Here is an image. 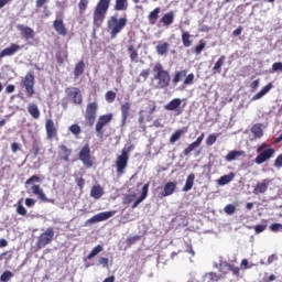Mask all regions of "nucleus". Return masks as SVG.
<instances>
[{
	"label": "nucleus",
	"instance_id": "46",
	"mask_svg": "<svg viewBox=\"0 0 282 282\" xmlns=\"http://www.w3.org/2000/svg\"><path fill=\"white\" fill-rule=\"evenodd\" d=\"M107 102H115L116 101V93L112 90H108L105 95Z\"/></svg>",
	"mask_w": 282,
	"mask_h": 282
},
{
	"label": "nucleus",
	"instance_id": "12",
	"mask_svg": "<svg viewBox=\"0 0 282 282\" xmlns=\"http://www.w3.org/2000/svg\"><path fill=\"white\" fill-rule=\"evenodd\" d=\"M65 94L67 98H70L75 105H83V93L78 87H67L65 88Z\"/></svg>",
	"mask_w": 282,
	"mask_h": 282
},
{
	"label": "nucleus",
	"instance_id": "62",
	"mask_svg": "<svg viewBox=\"0 0 282 282\" xmlns=\"http://www.w3.org/2000/svg\"><path fill=\"white\" fill-rule=\"evenodd\" d=\"M273 85L272 83H269L267 86H264L261 91L265 95L270 91V89H272Z\"/></svg>",
	"mask_w": 282,
	"mask_h": 282
},
{
	"label": "nucleus",
	"instance_id": "28",
	"mask_svg": "<svg viewBox=\"0 0 282 282\" xmlns=\"http://www.w3.org/2000/svg\"><path fill=\"white\" fill-rule=\"evenodd\" d=\"M173 21H175V13L173 11L165 13L161 18V23H163V25H166V26L173 25Z\"/></svg>",
	"mask_w": 282,
	"mask_h": 282
},
{
	"label": "nucleus",
	"instance_id": "2",
	"mask_svg": "<svg viewBox=\"0 0 282 282\" xmlns=\"http://www.w3.org/2000/svg\"><path fill=\"white\" fill-rule=\"evenodd\" d=\"M109 6H111V0H99L97 3L93 13V24L97 30L102 26V23H105Z\"/></svg>",
	"mask_w": 282,
	"mask_h": 282
},
{
	"label": "nucleus",
	"instance_id": "24",
	"mask_svg": "<svg viewBox=\"0 0 282 282\" xmlns=\"http://www.w3.org/2000/svg\"><path fill=\"white\" fill-rule=\"evenodd\" d=\"M177 185L173 182H167L164 187L163 192L161 193V197H169L175 193V188Z\"/></svg>",
	"mask_w": 282,
	"mask_h": 282
},
{
	"label": "nucleus",
	"instance_id": "63",
	"mask_svg": "<svg viewBox=\"0 0 282 282\" xmlns=\"http://www.w3.org/2000/svg\"><path fill=\"white\" fill-rule=\"evenodd\" d=\"M76 184L77 186H79V188H83L85 186V178L83 177L76 178Z\"/></svg>",
	"mask_w": 282,
	"mask_h": 282
},
{
	"label": "nucleus",
	"instance_id": "19",
	"mask_svg": "<svg viewBox=\"0 0 282 282\" xmlns=\"http://www.w3.org/2000/svg\"><path fill=\"white\" fill-rule=\"evenodd\" d=\"M219 272L221 273L220 276H226V274H228V272H232V274H235V276H239L240 269H239V267H235V264L225 262V263L220 264Z\"/></svg>",
	"mask_w": 282,
	"mask_h": 282
},
{
	"label": "nucleus",
	"instance_id": "7",
	"mask_svg": "<svg viewBox=\"0 0 282 282\" xmlns=\"http://www.w3.org/2000/svg\"><path fill=\"white\" fill-rule=\"evenodd\" d=\"M186 74H188V70L186 69L176 70L172 79L173 85H177V83H182V78H185L183 82V85L185 87H188V85H193V83L195 82V74L193 73L188 75Z\"/></svg>",
	"mask_w": 282,
	"mask_h": 282
},
{
	"label": "nucleus",
	"instance_id": "16",
	"mask_svg": "<svg viewBox=\"0 0 282 282\" xmlns=\"http://www.w3.org/2000/svg\"><path fill=\"white\" fill-rule=\"evenodd\" d=\"M20 50H23L22 45H19L17 43H11L8 47H6L0 52V59L6 58V56H14L17 52H20Z\"/></svg>",
	"mask_w": 282,
	"mask_h": 282
},
{
	"label": "nucleus",
	"instance_id": "33",
	"mask_svg": "<svg viewBox=\"0 0 282 282\" xmlns=\"http://www.w3.org/2000/svg\"><path fill=\"white\" fill-rule=\"evenodd\" d=\"M243 153H245L243 151H237V150L229 151L228 154L225 156V160L227 162H232L234 160H237V158H241Z\"/></svg>",
	"mask_w": 282,
	"mask_h": 282
},
{
	"label": "nucleus",
	"instance_id": "25",
	"mask_svg": "<svg viewBox=\"0 0 282 282\" xmlns=\"http://www.w3.org/2000/svg\"><path fill=\"white\" fill-rule=\"evenodd\" d=\"M162 10L160 7H156L154 10H152L148 15V21L150 25H155L158 23V20L160 19V13Z\"/></svg>",
	"mask_w": 282,
	"mask_h": 282
},
{
	"label": "nucleus",
	"instance_id": "34",
	"mask_svg": "<svg viewBox=\"0 0 282 282\" xmlns=\"http://www.w3.org/2000/svg\"><path fill=\"white\" fill-rule=\"evenodd\" d=\"M129 8V2L128 0H116L115 1V10L118 12H122Z\"/></svg>",
	"mask_w": 282,
	"mask_h": 282
},
{
	"label": "nucleus",
	"instance_id": "4",
	"mask_svg": "<svg viewBox=\"0 0 282 282\" xmlns=\"http://www.w3.org/2000/svg\"><path fill=\"white\" fill-rule=\"evenodd\" d=\"M257 158L254 159L256 164H263V162H268L271 158H273L275 150L268 145V143H262L257 148Z\"/></svg>",
	"mask_w": 282,
	"mask_h": 282
},
{
	"label": "nucleus",
	"instance_id": "21",
	"mask_svg": "<svg viewBox=\"0 0 282 282\" xmlns=\"http://www.w3.org/2000/svg\"><path fill=\"white\" fill-rule=\"evenodd\" d=\"M170 48H171V44L164 41H159L155 46V51L159 56H166V54H169Z\"/></svg>",
	"mask_w": 282,
	"mask_h": 282
},
{
	"label": "nucleus",
	"instance_id": "6",
	"mask_svg": "<svg viewBox=\"0 0 282 282\" xmlns=\"http://www.w3.org/2000/svg\"><path fill=\"white\" fill-rule=\"evenodd\" d=\"M113 120V113H107V115H101L99 116L96 126H95V131L97 133V138H105V127L109 124Z\"/></svg>",
	"mask_w": 282,
	"mask_h": 282
},
{
	"label": "nucleus",
	"instance_id": "42",
	"mask_svg": "<svg viewBox=\"0 0 282 282\" xmlns=\"http://www.w3.org/2000/svg\"><path fill=\"white\" fill-rule=\"evenodd\" d=\"M68 131H70V133H73V135H80V133H83V129H80V126H78L77 123L72 124L68 128Z\"/></svg>",
	"mask_w": 282,
	"mask_h": 282
},
{
	"label": "nucleus",
	"instance_id": "45",
	"mask_svg": "<svg viewBox=\"0 0 282 282\" xmlns=\"http://www.w3.org/2000/svg\"><path fill=\"white\" fill-rule=\"evenodd\" d=\"M128 52L131 61H138V51H135L132 44L128 46Z\"/></svg>",
	"mask_w": 282,
	"mask_h": 282
},
{
	"label": "nucleus",
	"instance_id": "11",
	"mask_svg": "<svg viewBox=\"0 0 282 282\" xmlns=\"http://www.w3.org/2000/svg\"><path fill=\"white\" fill-rule=\"evenodd\" d=\"M21 87H24L28 98H32L34 96V73L29 72L21 80Z\"/></svg>",
	"mask_w": 282,
	"mask_h": 282
},
{
	"label": "nucleus",
	"instance_id": "29",
	"mask_svg": "<svg viewBox=\"0 0 282 282\" xmlns=\"http://www.w3.org/2000/svg\"><path fill=\"white\" fill-rule=\"evenodd\" d=\"M28 112L32 118H34V120H39V118H41V110H39V106H36V104H30L28 106Z\"/></svg>",
	"mask_w": 282,
	"mask_h": 282
},
{
	"label": "nucleus",
	"instance_id": "30",
	"mask_svg": "<svg viewBox=\"0 0 282 282\" xmlns=\"http://www.w3.org/2000/svg\"><path fill=\"white\" fill-rule=\"evenodd\" d=\"M225 63H226V55H221L215 63V65L213 67V73L221 74V67H224Z\"/></svg>",
	"mask_w": 282,
	"mask_h": 282
},
{
	"label": "nucleus",
	"instance_id": "56",
	"mask_svg": "<svg viewBox=\"0 0 282 282\" xmlns=\"http://www.w3.org/2000/svg\"><path fill=\"white\" fill-rule=\"evenodd\" d=\"M267 226L265 225H257L254 227V232L256 235H260V232H263L265 230Z\"/></svg>",
	"mask_w": 282,
	"mask_h": 282
},
{
	"label": "nucleus",
	"instance_id": "20",
	"mask_svg": "<svg viewBox=\"0 0 282 282\" xmlns=\"http://www.w3.org/2000/svg\"><path fill=\"white\" fill-rule=\"evenodd\" d=\"M53 28L59 36H67V26H65V22L63 21V18H56L53 21Z\"/></svg>",
	"mask_w": 282,
	"mask_h": 282
},
{
	"label": "nucleus",
	"instance_id": "41",
	"mask_svg": "<svg viewBox=\"0 0 282 282\" xmlns=\"http://www.w3.org/2000/svg\"><path fill=\"white\" fill-rule=\"evenodd\" d=\"M142 240V236H132V237H129L127 238L126 240V243L131 247V246H134V243H138V241H141Z\"/></svg>",
	"mask_w": 282,
	"mask_h": 282
},
{
	"label": "nucleus",
	"instance_id": "17",
	"mask_svg": "<svg viewBox=\"0 0 282 282\" xmlns=\"http://www.w3.org/2000/svg\"><path fill=\"white\" fill-rule=\"evenodd\" d=\"M113 215H116V210L102 212V213H99V214L93 216L90 219H88V223L96 224V223H100V221H107V219H111V217H113Z\"/></svg>",
	"mask_w": 282,
	"mask_h": 282
},
{
	"label": "nucleus",
	"instance_id": "10",
	"mask_svg": "<svg viewBox=\"0 0 282 282\" xmlns=\"http://www.w3.org/2000/svg\"><path fill=\"white\" fill-rule=\"evenodd\" d=\"M78 158L86 169L94 166V160H91V148L89 143H86L79 151Z\"/></svg>",
	"mask_w": 282,
	"mask_h": 282
},
{
	"label": "nucleus",
	"instance_id": "14",
	"mask_svg": "<svg viewBox=\"0 0 282 282\" xmlns=\"http://www.w3.org/2000/svg\"><path fill=\"white\" fill-rule=\"evenodd\" d=\"M45 131H46V138L48 140H54V138L58 137V129L56 128V124L54 123V120H52V119L46 120Z\"/></svg>",
	"mask_w": 282,
	"mask_h": 282
},
{
	"label": "nucleus",
	"instance_id": "51",
	"mask_svg": "<svg viewBox=\"0 0 282 282\" xmlns=\"http://www.w3.org/2000/svg\"><path fill=\"white\" fill-rule=\"evenodd\" d=\"M17 213H18V215H21L22 217H25V215H28V209H25L23 204L20 203L17 207Z\"/></svg>",
	"mask_w": 282,
	"mask_h": 282
},
{
	"label": "nucleus",
	"instance_id": "60",
	"mask_svg": "<svg viewBox=\"0 0 282 282\" xmlns=\"http://www.w3.org/2000/svg\"><path fill=\"white\" fill-rule=\"evenodd\" d=\"M34 204H36V200H34V198H25V206H28V208H32Z\"/></svg>",
	"mask_w": 282,
	"mask_h": 282
},
{
	"label": "nucleus",
	"instance_id": "61",
	"mask_svg": "<svg viewBox=\"0 0 282 282\" xmlns=\"http://www.w3.org/2000/svg\"><path fill=\"white\" fill-rule=\"evenodd\" d=\"M41 151V148L39 147L37 143L33 144V154H34V158H37L39 156V153Z\"/></svg>",
	"mask_w": 282,
	"mask_h": 282
},
{
	"label": "nucleus",
	"instance_id": "31",
	"mask_svg": "<svg viewBox=\"0 0 282 282\" xmlns=\"http://www.w3.org/2000/svg\"><path fill=\"white\" fill-rule=\"evenodd\" d=\"M235 180V173L230 172L229 174L220 176L218 180L219 186H226V184H230Z\"/></svg>",
	"mask_w": 282,
	"mask_h": 282
},
{
	"label": "nucleus",
	"instance_id": "50",
	"mask_svg": "<svg viewBox=\"0 0 282 282\" xmlns=\"http://www.w3.org/2000/svg\"><path fill=\"white\" fill-rule=\"evenodd\" d=\"M198 145H196L194 142L191 143L184 151H183V154L184 155H188L191 153H193V151H195V149H197Z\"/></svg>",
	"mask_w": 282,
	"mask_h": 282
},
{
	"label": "nucleus",
	"instance_id": "47",
	"mask_svg": "<svg viewBox=\"0 0 282 282\" xmlns=\"http://www.w3.org/2000/svg\"><path fill=\"white\" fill-rule=\"evenodd\" d=\"M12 276H14V274H12L11 271H4L0 276V281L8 282L10 279H12Z\"/></svg>",
	"mask_w": 282,
	"mask_h": 282
},
{
	"label": "nucleus",
	"instance_id": "8",
	"mask_svg": "<svg viewBox=\"0 0 282 282\" xmlns=\"http://www.w3.org/2000/svg\"><path fill=\"white\" fill-rule=\"evenodd\" d=\"M54 241V228L48 227L44 232H42L36 242V248L39 250L45 248V246H50Z\"/></svg>",
	"mask_w": 282,
	"mask_h": 282
},
{
	"label": "nucleus",
	"instance_id": "15",
	"mask_svg": "<svg viewBox=\"0 0 282 282\" xmlns=\"http://www.w3.org/2000/svg\"><path fill=\"white\" fill-rule=\"evenodd\" d=\"M17 30H19L21 36H23V39L25 41H32L34 40V37L36 36V33L34 32V30L30 26H25L23 24H18L17 25Z\"/></svg>",
	"mask_w": 282,
	"mask_h": 282
},
{
	"label": "nucleus",
	"instance_id": "39",
	"mask_svg": "<svg viewBox=\"0 0 282 282\" xmlns=\"http://www.w3.org/2000/svg\"><path fill=\"white\" fill-rule=\"evenodd\" d=\"M251 133L254 135V138H263V129H261L260 124H254L251 128Z\"/></svg>",
	"mask_w": 282,
	"mask_h": 282
},
{
	"label": "nucleus",
	"instance_id": "38",
	"mask_svg": "<svg viewBox=\"0 0 282 282\" xmlns=\"http://www.w3.org/2000/svg\"><path fill=\"white\" fill-rule=\"evenodd\" d=\"M184 134V130H176L171 137H170V143L171 144H175L177 142V140H180L182 138V135Z\"/></svg>",
	"mask_w": 282,
	"mask_h": 282
},
{
	"label": "nucleus",
	"instance_id": "22",
	"mask_svg": "<svg viewBox=\"0 0 282 282\" xmlns=\"http://www.w3.org/2000/svg\"><path fill=\"white\" fill-rule=\"evenodd\" d=\"M31 191L33 195H36L37 199H40L41 202H44V203L50 202V199H47V196L45 195V192H43V189L41 188V185H33L31 187Z\"/></svg>",
	"mask_w": 282,
	"mask_h": 282
},
{
	"label": "nucleus",
	"instance_id": "57",
	"mask_svg": "<svg viewBox=\"0 0 282 282\" xmlns=\"http://www.w3.org/2000/svg\"><path fill=\"white\" fill-rule=\"evenodd\" d=\"M99 263L102 268H109V259L108 258H99Z\"/></svg>",
	"mask_w": 282,
	"mask_h": 282
},
{
	"label": "nucleus",
	"instance_id": "9",
	"mask_svg": "<svg viewBox=\"0 0 282 282\" xmlns=\"http://www.w3.org/2000/svg\"><path fill=\"white\" fill-rule=\"evenodd\" d=\"M129 165V149H122L121 154L117 156L116 166L118 175H123Z\"/></svg>",
	"mask_w": 282,
	"mask_h": 282
},
{
	"label": "nucleus",
	"instance_id": "55",
	"mask_svg": "<svg viewBox=\"0 0 282 282\" xmlns=\"http://www.w3.org/2000/svg\"><path fill=\"white\" fill-rule=\"evenodd\" d=\"M272 72H282V62H275L272 64Z\"/></svg>",
	"mask_w": 282,
	"mask_h": 282
},
{
	"label": "nucleus",
	"instance_id": "36",
	"mask_svg": "<svg viewBox=\"0 0 282 282\" xmlns=\"http://www.w3.org/2000/svg\"><path fill=\"white\" fill-rule=\"evenodd\" d=\"M191 36L192 35L188 32L182 33L181 39H182V43H183L184 47H191V45H193V40H191Z\"/></svg>",
	"mask_w": 282,
	"mask_h": 282
},
{
	"label": "nucleus",
	"instance_id": "64",
	"mask_svg": "<svg viewBox=\"0 0 282 282\" xmlns=\"http://www.w3.org/2000/svg\"><path fill=\"white\" fill-rule=\"evenodd\" d=\"M241 32H243V28L239 26L232 32V34L234 36H241Z\"/></svg>",
	"mask_w": 282,
	"mask_h": 282
},
{
	"label": "nucleus",
	"instance_id": "3",
	"mask_svg": "<svg viewBox=\"0 0 282 282\" xmlns=\"http://www.w3.org/2000/svg\"><path fill=\"white\" fill-rule=\"evenodd\" d=\"M127 18H119L118 14L110 17L107 21V30L110 34V39H117L120 32L127 28Z\"/></svg>",
	"mask_w": 282,
	"mask_h": 282
},
{
	"label": "nucleus",
	"instance_id": "32",
	"mask_svg": "<svg viewBox=\"0 0 282 282\" xmlns=\"http://www.w3.org/2000/svg\"><path fill=\"white\" fill-rule=\"evenodd\" d=\"M83 74H85V62L79 61L74 68V76L75 78H78L79 76H83Z\"/></svg>",
	"mask_w": 282,
	"mask_h": 282
},
{
	"label": "nucleus",
	"instance_id": "1",
	"mask_svg": "<svg viewBox=\"0 0 282 282\" xmlns=\"http://www.w3.org/2000/svg\"><path fill=\"white\" fill-rule=\"evenodd\" d=\"M154 80H158L156 89H166L171 87V73L164 69L162 63H156L153 66Z\"/></svg>",
	"mask_w": 282,
	"mask_h": 282
},
{
	"label": "nucleus",
	"instance_id": "23",
	"mask_svg": "<svg viewBox=\"0 0 282 282\" xmlns=\"http://www.w3.org/2000/svg\"><path fill=\"white\" fill-rule=\"evenodd\" d=\"M58 155L64 162H69V158L72 156V149L67 148L65 144H62L59 145Z\"/></svg>",
	"mask_w": 282,
	"mask_h": 282
},
{
	"label": "nucleus",
	"instance_id": "59",
	"mask_svg": "<svg viewBox=\"0 0 282 282\" xmlns=\"http://www.w3.org/2000/svg\"><path fill=\"white\" fill-rule=\"evenodd\" d=\"M274 166H276V169H281L282 167V154H280L275 161H274Z\"/></svg>",
	"mask_w": 282,
	"mask_h": 282
},
{
	"label": "nucleus",
	"instance_id": "18",
	"mask_svg": "<svg viewBox=\"0 0 282 282\" xmlns=\"http://www.w3.org/2000/svg\"><path fill=\"white\" fill-rule=\"evenodd\" d=\"M271 182L272 181L270 178H264L261 182H258L257 185L253 187V195H263L264 193H267Z\"/></svg>",
	"mask_w": 282,
	"mask_h": 282
},
{
	"label": "nucleus",
	"instance_id": "13",
	"mask_svg": "<svg viewBox=\"0 0 282 282\" xmlns=\"http://www.w3.org/2000/svg\"><path fill=\"white\" fill-rule=\"evenodd\" d=\"M183 100L180 98H174L167 102L163 108L165 111H175V116H182L184 113V108L182 107Z\"/></svg>",
	"mask_w": 282,
	"mask_h": 282
},
{
	"label": "nucleus",
	"instance_id": "35",
	"mask_svg": "<svg viewBox=\"0 0 282 282\" xmlns=\"http://www.w3.org/2000/svg\"><path fill=\"white\" fill-rule=\"evenodd\" d=\"M193 184H195V174H189L186 178L183 191L185 193H188V191H191V188H193Z\"/></svg>",
	"mask_w": 282,
	"mask_h": 282
},
{
	"label": "nucleus",
	"instance_id": "48",
	"mask_svg": "<svg viewBox=\"0 0 282 282\" xmlns=\"http://www.w3.org/2000/svg\"><path fill=\"white\" fill-rule=\"evenodd\" d=\"M215 142H217V134H215V133L209 134L206 139L207 147H213V144H215Z\"/></svg>",
	"mask_w": 282,
	"mask_h": 282
},
{
	"label": "nucleus",
	"instance_id": "5",
	"mask_svg": "<svg viewBox=\"0 0 282 282\" xmlns=\"http://www.w3.org/2000/svg\"><path fill=\"white\" fill-rule=\"evenodd\" d=\"M84 118L88 127H94L96 118H98V101L87 104Z\"/></svg>",
	"mask_w": 282,
	"mask_h": 282
},
{
	"label": "nucleus",
	"instance_id": "54",
	"mask_svg": "<svg viewBox=\"0 0 282 282\" xmlns=\"http://www.w3.org/2000/svg\"><path fill=\"white\" fill-rule=\"evenodd\" d=\"M149 195V183L144 184L142 187V193L140 195V197L142 199H147V196Z\"/></svg>",
	"mask_w": 282,
	"mask_h": 282
},
{
	"label": "nucleus",
	"instance_id": "58",
	"mask_svg": "<svg viewBox=\"0 0 282 282\" xmlns=\"http://www.w3.org/2000/svg\"><path fill=\"white\" fill-rule=\"evenodd\" d=\"M204 138H205V134L202 133L195 141H194V144L196 147H200L202 145V142H204Z\"/></svg>",
	"mask_w": 282,
	"mask_h": 282
},
{
	"label": "nucleus",
	"instance_id": "43",
	"mask_svg": "<svg viewBox=\"0 0 282 282\" xmlns=\"http://www.w3.org/2000/svg\"><path fill=\"white\" fill-rule=\"evenodd\" d=\"M41 183V177L39 175H33L29 180L25 181V186H32L34 184Z\"/></svg>",
	"mask_w": 282,
	"mask_h": 282
},
{
	"label": "nucleus",
	"instance_id": "40",
	"mask_svg": "<svg viewBox=\"0 0 282 282\" xmlns=\"http://www.w3.org/2000/svg\"><path fill=\"white\" fill-rule=\"evenodd\" d=\"M88 6H89V0H79L78 2L79 14H85V11L87 10Z\"/></svg>",
	"mask_w": 282,
	"mask_h": 282
},
{
	"label": "nucleus",
	"instance_id": "44",
	"mask_svg": "<svg viewBox=\"0 0 282 282\" xmlns=\"http://www.w3.org/2000/svg\"><path fill=\"white\" fill-rule=\"evenodd\" d=\"M206 47V42L204 40H200L198 45L195 46L194 52L197 56L204 52V48Z\"/></svg>",
	"mask_w": 282,
	"mask_h": 282
},
{
	"label": "nucleus",
	"instance_id": "52",
	"mask_svg": "<svg viewBox=\"0 0 282 282\" xmlns=\"http://www.w3.org/2000/svg\"><path fill=\"white\" fill-rule=\"evenodd\" d=\"M235 210H237V207H235V205L232 204H228L227 206H225V213L227 215H235Z\"/></svg>",
	"mask_w": 282,
	"mask_h": 282
},
{
	"label": "nucleus",
	"instance_id": "27",
	"mask_svg": "<svg viewBox=\"0 0 282 282\" xmlns=\"http://www.w3.org/2000/svg\"><path fill=\"white\" fill-rule=\"evenodd\" d=\"M105 195V189L100 185H94L90 191V197L94 199H100Z\"/></svg>",
	"mask_w": 282,
	"mask_h": 282
},
{
	"label": "nucleus",
	"instance_id": "49",
	"mask_svg": "<svg viewBox=\"0 0 282 282\" xmlns=\"http://www.w3.org/2000/svg\"><path fill=\"white\" fill-rule=\"evenodd\" d=\"M269 228L271 232H282V224L274 223Z\"/></svg>",
	"mask_w": 282,
	"mask_h": 282
},
{
	"label": "nucleus",
	"instance_id": "53",
	"mask_svg": "<svg viewBox=\"0 0 282 282\" xmlns=\"http://www.w3.org/2000/svg\"><path fill=\"white\" fill-rule=\"evenodd\" d=\"M149 76H151V68H145L140 73V78L143 80H148Z\"/></svg>",
	"mask_w": 282,
	"mask_h": 282
},
{
	"label": "nucleus",
	"instance_id": "37",
	"mask_svg": "<svg viewBox=\"0 0 282 282\" xmlns=\"http://www.w3.org/2000/svg\"><path fill=\"white\" fill-rule=\"evenodd\" d=\"M100 252H102V246L97 245L96 247L93 248L90 253L87 256V260L91 261V259H94V257H98V254H100Z\"/></svg>",
	"mask_w": 282,
	"mask_h": 282
},
{
	"label": "nucleus",
	"instance_id": "26",
	"mask_svg": "<svg viewBox=\"0 0 282 282\" xmlns=\"http://www.w3.org/2000/svg\"><path fill=\"white\" fill-rule=\"evenodd\" d=\"M130 112H131V102L126 101L124 104L121 105V118H122L123 124L129 119Z\"/></svg>",
	"mask_w": 282,
	"mask_h": 282
}]
</instances>
